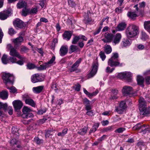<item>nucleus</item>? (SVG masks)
<instances>
[{
    "mask_svg": "<svg viewBox=\"0 0 150 150\" xmlns=\"http://www.w3.org/2000/svg\"><path fill=\"white\" fill-rule=\"evenodd\" d=\"M32 82L34 83L41 82L44 79V76L42 74H36L33 75L31 77Z\"/></svg>",
    "mask_w": 150,
    "mask_h": 150,
    "instance_id": "obj_5",
    "label": "nucleus"
},
{
    "mask_svg": "<svg viewBox=\"0 0 150 150\" xmlns=\"http://www.w3.org/2000/svg\"><path fill=\"white\" fill-rule=\"evenodd\" d=\"M8 107V105L6 103H4L0 102V110L3 109L4 111H6Z\"/></svg>",
    "mask_w": 150,
    "mask_h": 150,
    "instance_id": "obj_34",
    "label": "nucleus"
},
{
    "mask_svg": "<svg viewBox=\"0 0 150 150\" xmlns=\"http://www.w3.org/2000/svg\"><path fill=\"white\" fill-rule=\"evenodd\" d=\"M149 38V36L144 32H142L141 39L143 40H145Z\"/></svg>",
    "mask_w": 150,
    "mask_h": 150,
    "instance_id": "obj_36",
    "label": "nucleus"
},
{
    "mask_svg": "<svg viewBox=\"0 0 150 150\" xmlns=\"http://www.w3.org/2000/svg\"><path fill=\"white\" fill-rule=\"evenodd\" d=\"M99 55L100 56V58L103 61H104L106 57V56L105 55L104 52L102 51H101L100 52L99 54Z\"/></svg>",
    "mask_w": 150,
    "mask_h": 150,
    "instance_id": "obj_49",
    "label": "nucleus"
},
{
    "mask_svg": "<svg viewBox=\"0 0 150 150\" xmlns=\"http://www.w3.org/2000/svg\"><path fill=\"white\" fill-rule=\"evenodd\" d=\"M29 50L25 46H22L21 47L20 52H22L25 53Z\"/></svg>",
    "mask_w": 150,
    "mask_h": 150,
    "instance_id": "obj_44",
    "label": "nucleus"
},
{
    "mask_svg": "<svg viewBox=\"0 0 150 150\" xmlns=\"http://www.w3.org/2000/svg\"><path fill=\"white\" fill-rule=\"evenodd\" d=\"M82 61V59L81 58H79L75 62L71 67V68L69 69V71L70 72H72L75 71L77 70V68L79 67L80 63Z\"/></svg>",
    "mask_w": 150,
    "mask_h": 150,
    "instance_id": "obj_9",
    "label": "nucleus"
},
{
    "mask_svg": "<svg viewBox=\"0 0 150 150\" xmlns=\"http://www.w3.org/2000/svg\"><path fill=\"white\" fill-rule=\"evenodd\" d=\"M13 24L15 27L22 28L24 26V24L22 21L18 18L16 19L13 22Z\"/></svg>",
    "mask_w": 150,
    "mask_h": 150,
    "instance_id": "obj_12",
    "label": "nucleus"
},
{
    "mask_svg": "<svg viewBox=\"0 0 150 150\" xmlns=\"http://www.w3.org/2000/svg\"><path fill=\"white\" fill-rule=\"evenodd\" d=\"M68 47L67 45H63L61 47L60 49V55L63 56L65 55L68 52Z\"/></svg>",
    "mask_w": 150,
    "mask_h": 150,
    "instance_id": "obj_15",
    "label": "nucleus"
},
{
    "mask_svg": "<svg viewBox=\"0 0 150 150\" xmlns=\"http://www.w3.org/2000/svg\"><path fill=\"white\" fill-rule=\"evenodd\" d=\"M111 92L112 93V95H117L118 92V90L117 89H112L111 90Z\"/></svg>",
    "mask_w": 150,
    "mask_h": 150,
    "instance_id": "obj_62",
    "label": "nucleus"
},
{
    "mask_svg": "<svg viewBox=\"0 0 150 150\" xmlns=\"http://www.w3.org/2000/svg\"><path fill=\"white\" fill-rule=\"evenodd\" d=\"M78 47L75 45H71L69 47V53L70 54H71L73 52H74L78 50Z\"/></svg>",
    "mask_w": 150,
    "mask_h": 150,
    "instance_id": "obj_30",
    "label": "nucleus"
},
{
    "mask_svg": "<svg viewBox=\"0 0 150 150\" xmlns=\"http://www.w3.org/2000/svg\"><path fill=\"white\" fill-rule=\"evenodd\" d=\"M144 26V28L150 33V21H145Z\"/></svg>",
    "mask_w": 150,
    "mask_h": 150,
    "instance_id": "obj_28",
    "label": "nucleus"
},
{
    "mask_svg": "<svg viewBox=\"0 0 150 150\" xmlns=\"http://www.w3.org/2000/svg\"><path fill=\"white\" fill-rule=\"evenodd\" d=\"M134 8H135V11H136L137 12V14L138 13L139 14H141L142 13V11H141L139 9L137 4L135 5L134 6Z\"/></svg>",
    "mask_w": 150,
    "mask_h": 150,
    "instance_id": "obj_53",
    "label": "nucleus"
},
{
    "mask_svg": "<svg viewBox=\"0 0 150 150\" xmlns=\"http://www.w3.org/2000/svg\"><path fill=\"white\" fill-rule=\"evenodd\" d=\"M139 108L141 115L145 116L150 114V107H147L146 103L143 98H140L139 100Z\"/></svg>",
    "mask_w": 150,
    "mask_h": 150,
    "instance_id": "obj_1",
    "label": "nucleus"
},
{
    "mask_svg": "<svg viewBox=\"0 0 150 150\" xmlns=\"http://www.w3.org/2000/svg\"><path fill=\"white\" fill-rule=\"evenodd\" d=\"M7 56L4 54L1 58L2 61L4 64H6L8 63V60L7 59Z\"/></svg>",
    "mask_w": 150,
    "mask_h": 150,
    "instance_id": "obj_37",
    "label": "nucleus"
},
{
    "mask_svg": "<svg viewBox=\"0 0 150 150\" xmlns=\"http://www.w3.org/2000/svg\"><path fill=\"white\" fill-rule=\"evenodd\" d=\"M43 88L44 86H43L34 87L33 88V91L35 93H39L42 91Z\"/></svg>",
    "mask_w": 150,
    "mask_h": 150,
    "instance_id": "obj_21",
    "label": "nucleus"
},
{
    "mask_svg": "<svg viewBox=\"0 0 150 150\" xmlns=\"http://www.w3.org/2000/svg\"><path fill=\"white\" fill-rule=\"evenodd\" d=\"M146 83L147 85L150 84V76L146 77L145 78Z\"/></svg>",
    "mask_w": 150,
    "mask_h": 150,
    "instance_id": "obj_60",
    "label": "nucleus"
},
{
    "mask_svg": "<svg viewBox=\"0 0 150 150\" xmlns=\"http://www.w3.org/2000/svg\"><path fill=\"white\" fill-rule=\"evenodd\" d=\"M16 33V32L13 28H9L8 33L10 35H12Z\"/></svg>",
    "mask_w": 150,
    "mask_h": 150,
    "instance_id": "obj_56",
    "label": "nucleus"
},
{
    "mask_svg": "<svg viewBox=\"0 0 150 150\" xmlns=\"http://www.w3.org/2000/svg\"><path fill=\"white\" fill-rule=\"evenodd\" d=\"M105 52L106 54L110 53L112 51V49L110 45H105L104 47Z\"/></svg>",
    "mask_w": 150,
    "mask_h": 150,
    "instance_id": "obj_26",
    "label": "nucleus"
},
{
    "mask_svg": "<svg viewBox=\"0 0 150 150\" xmlns=\"http://www.w3.org/2000/svg\"><path fill=\"white\" fill-rule=\"evenodd\" d=\"M115 69L114 68H112L111 69H110V67H107L106 69V72L107 73H112L113 71Z\"/></svg>",
    "mask_w": 150,
    "mask_h": 150,
    "instance_id": "obj_59",
    "label": "nucleus"
},
{
    "mask_svg": "<svg viewBox=\"0 0 150 150\" xmlns=\"http://www.w3.org/2000/svg\"><path fill=\"white\" fill-rule=\"evenodd\" d=\"M131 42V40H129L128 39H124L122 41L121 44L122 47H126L130 45Z\"/></svg>",
    "mask_w": 150,
    "mask_h": 150,
    "instance_id": "obj_24",
    "label": "nucleus"
},
{
    "mask_svg": "<svg viewBox=\"0 0 150 150\" xmlns=\"http://www.w3.org/2000/svg\"><path fill=\"white\" fill-rule=\"evenodd\" d=\"M4 82L7 85L8 83L12 85L14 81V76L12 74L9 73H4L2 77Z\"/></svg>",
    "mask_w": 150,
    "mask_h": 150,
    "instance_id": "obj_3",
    "label": "nucleus"
},
{
    "mask_svg": "<svg viewBox=\"0 0 150 150\" xmlns=\"http://www.w3.org/2000/svg\"><path fill=\"white\" fill-rule=\"evenodd\" d=\"M16 57L15 56L9 57L8 59V61H9V62L11 63H16L17 59Z\"/></svg>",
    "mask_w": 150,
    "mask_h": 150,
    "instance_id": "obj_39",
    "label": "nucleus"
},
{
    "mask_svg": "<svg viewBox=\"0 0 150 150\" xmlns=\"http://www.w3.org/2000/svg\"><path fill=\"white\" fill-rule=\"evenodd\" d=\"M8 96V93L6 91H3L0 92V98L3 100L7 99Z\"/></svg>",
    "mask_w": 150,
    "mask_h": 150,
    "instance_id": "obj_23",
    "label": "nucleus"
},
{
    "mask_svg": "<svg viewBox=\"0 0 150 150\" xmlns=\"http://www.w3.org/2000/svg\"><path fill=\"white\" fill-rule=\"evenodd\" d=\"M127 15L129 18L132 20H135L136 17L139 16L137 15V12L136 11H128Z\"/></svg>",
    "mask_w": 150,
    "mask_h": 150,
    "instance_id": "obj_16",
    "label": "nucleus"
},
{
    "mask_svg": "<svg viewBox=\"0 0 150 150\" xmlns=\"http://www.w3.org/2000/svg\"><path fill=\"white\" fill-rule=\"evenodd\" d=\"M83 104H84L85 105V106H86V105L90 104L91 101L86 98H85L83 100Z\"/></svg>",
    "mask_w": 150,
    "mask_h": 150,
    "instance_id": "obj_47",
    "label": "nucleus"
},
{
    "mask_svg": "<svg viewBox=\"0 0 150 150\" xmlns=\"http://www.w3.org/2000/svg\"><path fill=\"white\" fill-rule=\"evenodd\" d=\"M97 71V66L96 64H94L90 72L88 74V77L89 78L93 77L96 74Z\"/></svg>",
    "mask_w": 150,
    "mask_h": 150,
    "instance_id": "obj_14",
    "label": "nucleus"
},
{
    "mask_svg": "<svg viewBox=\"0 0 150 150\" xmlns=\"http://www.w3.org/2000/svg\"><path fill=\"white\" fill-rule=\"evenodd\" d=\"M125 130V129L123 127H120L115 131V133H122Z\"/></svg>",
    "mask_w": 150,
    "mask_h": 150,
    "instance_id": "obj_45",
    "label": "nucleus"
},
{
    "mask_svg": "<svg viewBox=\"0 0 150 150\" xmlns=\"http://www.w3.org/2000/svg\"><path fill=\"white\" fill-rule=\"evenodd\" d=\"M79 40H80V38H79V35L78 36H75L73 39L72 43L73 44H76Z\"/></svg>",
    "mask_w": 150,
    "mask_h": 150,
    "instance_id": "obj_52",
    "label": "nucleus"
},
{
    "mask_svg": "<svg viewBox=\"0 0 150 150\" xmlns=\"http://www.w3.org/2000/svg\"><path fill=\"white\" fill-rule=\"evenodd\" d=\"M19 142L16 139H12L10 141V143L11 146H13L15 144H19Z\"/></svg>",
    "mask_w": 150,
    "mask_h": 150,
    "instance_id": "obj_46",
    "label": "nucleus"
},
{
    "mask_svg": "<svg viewBox=\"0 0 150 150\" xmlns=\"http://www.w3.org/2000/svg\"><path fill=\"white\" fill-rule=\"evenodd\" d=\"M127 26V24L125 22H122L119 23L117 27L118 31H121L124 30Z\"/></svg>",
    "mask_w": 150,
    "mask_h": 150,
    "instance_id": "obj_20",
    "label": "nucleus"
},
{
    "mask_svg": "<svg viewBox=\"0 0 150 150\" xmlns=\"http://www.w3.org/2000/svg\"><path fill=\"white\" fill-rule=\"evenodd\" d=\"M141 128V125L140 123H138L132 128L133 130H138Z\"/></svg>",
    "mask_w": 150,
    "mask_h": 150,
    "instance_id": "obj_51",
    "label": "nucleus"
},
{
    "mask_svg": "<svg viewBox=\"0 0 150 150\" xmlns=\"http://www.w3.org/2000/svg\"><path fill=\"white\" fill-rule=\"evenodd\" d=\"M50 66V65H48L46 63L44 65H40L38 68V69L39 70H43L46 69L48 67Z\"/></svg>",
    "mask_w": 150,
    "mask_h": 150,
    "instance_id": "obj_38",
    "label": "nucleus"
},
{
    "mask_svg": "<svg viewBox=\"0 0 150 150\" xmlns=\"http://www.w3.org/2000/svg\"><path fill=\"white\" fill-rule=\"evenodd\" d=\"M74 0H68V2L69 5L71 6H74L75 5Z\"/></svg>",
    "mask_w": 150,
    "mask_h": 150,
    "instance_id": "obj_61",
    "label": "nucleus"
},
{
    "mask_svg": "<svg viewBox=\"0 0 150 150\" xmlns=\"http://www.w3.org/2000/svg\"><path fill=\"white\" fill-rule=\"evenodd\" d=\"M23 41V37L21 36H20L15 39L13 41V42L16 45L18 46L20 45L21 43Z\"/></svg>",
    "mask_w": 150,
    "mask_h": 150,
    "instance_id": "obj_22",
    "label": "nucleus"
},
{
    "mask_svg": "<svg viewBox=\"0 0 150 150\" xmlns=\"http://www.w3.org/2000/svg\"><path fill=\"white\" fill-rule=\"evenodd\" d=\"M12 14V11L11 9L0 12V19L3 20L6 19Z\"/></svg>",
    "mask_w": 150,
    "mask_h": 150,
    "instance_id": "obj_6",
    "label": "nucleus"
},
{
    "mask_svg": "<svg viewBox=\"0 0 150 150\" xmlns=\"http://www.w3.org/2000/svg\"><path fill=\"white\" fill-rule=\"evenodd\" d=\"M29 13V10L26 8L23 9L22 11V15L24 16H26L28 13Z\"/></svg>",
    "mask_w": 150,
    "mask_h": 150,
    "instance_id": "obj_41",
    "label": "nucleus"
},
{
    "mask_svg": "<svg viewBox=\"0 0 150 150\" xmlns=\"http://www.w3.org/2000/svg\"><path fill=\"white\" fill-rule=\"evenodd\" d=\"M121 38L122 36L120 33H117L115 36L113 41V42L115 44L118 43L120 42Z\"/></svg>",
    "mask_w": 150,
    "mask_h": 150,
    "instance_id": "obj_19",
    "label": "nucleus"
},
{
    "mask_svg": "<svg viewBox=\"0 0 150 150\" xmlns=\"http://www.w3.org/2000/svg\"><path fill=\"white\" fill-rule=\"evenodd\" d=\"M64 38L67 39V40H69L71 36V34L69 31L65 32L63 34Z\"/></svg>",
    "mask_w": 150,
    "mask_h": 150,
    "instance_id": "obj_29",
    "label": "nucleus"
},
{
    "mask_svg": "<svg viewBox=\"0 0 150 150\" xmlns=\"http://www.w3.org/2000/svg\"><path fill=\"white\" fill-rule=\"evenodd\" d=\"M54 130L52 129L47 130L45 134V137L46 138L49 137L50 136L52 135L54 133Z\"/></svg>",
    "mask_w": 150,
    "mask_h": 150,
    "instance_id": "obj_33",
    "label": "nucleus"
},
{
    "mask_svg": "<svg viewBox=\"0 0 150 150\" xmlns=\"http://www.w3.org/2000/svg\"><path fill=\"white\" fill-rule=\"evenodd\" d=\"M7 109L8 110V112L10 115H11L13 114V109H12V107H9L7 108Z\"/></svg>",
    "mask_w": 150,
    "mask_h": 150,
    "instance_id": "obj_63",
    "label": "nucleus"
},
{
    "mask_svg": "<svg viewBox=\"0 0 150 150\" xmlns=\"http://www.w3.org/2000/svg\"><path fill=\"white\" fill-rule=\"evenodd\" d=\"M27 5L26 3L23 0H20L17 4V8L21 9L23 8H25Z\"/></svg>",
    "mask_w": 150,
    "mask_h": 150,
    "instance_id": "obj_18",
    "label": "nucleus"
},
{
    "mask_svg": "<svg viewBox=\"0 0 150 150\" xmlns=\"http://www.w3.org/2000/svg\"><path fill=\"white\" fill-rule=\"evenodd\" d=\"M125 72L120 73L117 75V77L120 79H125Z\"/></svg>",
    "mask_w": 150,
    "mask_h": 150,
    "instance_id": "obj_43",
    "label": "nucleus"
},
{
    "mask_svg": "<svg viewBox=\"0 0 150 150\" xmlns=\"http://www.w3.org/2000/svg\"><path fill=\"white\" fill-rule=\"evenodd\" d=\"M125 108H123L121 107L120 106L118 108H117L115 110L119 114H122L124 112V110Z\"/></svg>",
    "mask_w": 150,
    "mask_h": 150,
    "instance_id": "obj_42",
    "label": "nucleus"
},
{
    "mask_svg": "<svg viewBox=\"0 0 150 150\" xmlns=\"http://www.w3.org/2000/svg\"><path fill=\"white\" fill-rule=\"evenodd\" d=\"M115 60L109 59L108 62V65L111 67L122 66V64H120L118 61H115Z\"/></svg>",
    "mask_w": 150,
    "mask_h": 150,
    "instance_id": "obj_13",
    "label": "nucleus"
},
{
    "mask_svg": "<svg viewBox=\"0 0 150 150\" xmlns=\"http://www.w3.org/2000/svg\"><path fill=\"white\" fill-rule=\"evenodd\" d=\"M38 11V8L36 7L32 8L29 10L30 14H36Z\"/></svg>",
    "mask_w": 150,
    "mask_h": 150,
    "instance_id": "obj_48",
    "label": "nucleus"
},
{
    "mask_svg": "<svg viewBox=\"0 0 150 150\" xmlns=\"http://www.w3.org/2000/svg\"><path fill=\"white\" fill-rule=\"evenodd\" d=\"M125 34L128 38L134 37L139 34L138 28L135 25H130L126 29Z\"/></svg>",
    "mask_w": 150,
    "mask_h": 150,
    "instance_id": "obj_2",
    "label": "nucleus"
},
{
    "mask_svg": "<svg viewBox=\"0 0 150 150\" xmlns=\"http://www.w3.org/2000/svg\"><path fill=\"white\" fill-rule=\"evenodd\" d=\"M132 90V88L129 86H124L122 90V92L123 93L126 95L127 94H129L131 93Z\"/></svg>",
    "mask_w": 150,
    "mask_h": 150,
    "instance_id": "obj_17",
    "label": "nucleus"
},
{
    "mask_svg": "<svg viewBox=\"0 0 150 150\" xmlns=\"http://www.w3.org/2000/svg\"><path fill=\"white\" fill-rule=\"evenodd\" d=\"M31 110L28 107H24L22 109L23 113L22 117L23 118H28L32 117L33 115L32 113L30 112Z\"/></svg>",
    "mask_w": 150,
    "mask_h": 150,
    "instance_id": "obj_4",
    "label": "nucleus"
},
{
    "mask_svg": "<svg viewBox=\"0 0 150 150\" xmlns=\"http://www.w3.org/2000/svg\"><path fill=\"white\" fill-rule=\"evenodd\" d=\"M125 79H129L132 76V74L130 72H125Z\"/></svg>",
    "mask_w": 150,
    "mask_h": 150,
    "instance_id": "obj_54",
    "label": "nucleus"
},
{
    "mask_svg": "<svg viewBox=\"0 0 150 150\" xmlns=\"http://www.w3.org/2000/svg\"><path fill=\"white\" fill-rule=\"evenodd\" d=\"M12 103L16 110L21 109L23 105L22 102L20 100H14Z\"/></svg>",
    "mask_w": 150,
    "mask_h": 150,
    "instance_id": "obj_11",
    "label": "nucleus"
},
{
    "mask_svg": "<svg viewBox=\"0 0 150 150\" xmlns=\"http://www.w3.org/2000/svg\"><path fill=\"white\" fill-rule=\"evenodd\" d=\"M137 81L138 85L143 87L144 79V78L141 76H138L137 77Z\"/></svg>",
    "mask_w": 150,
    "mask_h": 150,
    "instance_id": "obj_25",
    "label": "nucleus"
},
{
    "mask_svg": "<svg viewBox=\"0 0 150 150\" xmlns=\"http://www.w3.org/2000/svg\"><path fill=\"white\" fill-rule=\"evenodd\" d=\"M6 87L7 89L10 90V93H17V89L15 87L12 86L10 88L7 85H6Z\"/></svg>",
    "mask_w": 150,
    "mask_h": 150,
    "instance_id": "obj_32",
    "label": "nucleus"
},
{
    "mask_svg": "<svg viewBox=\"0 0 150 150\" xmlns=\"http://www.w3.org/2000/svg\"><path fill=\"white\" fill-rule=\"evenodd\" d=\"M23 98L26 104H28L33 107H35V103L33 99L29 97L28 95L24 94L23 96Z\"/></svg>",
    "mask_w": 150,
    "mask_h": 150,
    "instance_id": "obj_7",
    "label": "nucleus"
},
{
    "mask_svg": "<svg viewBox=\"0 0 150 150\" xmlns=\"http://www.w3.org/2000/svg\"><path fill=\"white\" fill-rule=\"evenodd\" d=\"M34 141L38 144H40L43 142L42 139H40L38 137H35L34 138Z\"/></svg>",
    "mask_w": 150,
    "mask_h": 150,
    "instance_id": "obj_35",
    "label": "nucleus"
},
{
    "mask_svg": "<svg viewBox=\"0 0 150 150\" xmlns=\"http://www.w3.org/2000/svg\"><path fill=\"white\" fill-rule=\"evenodd\" d=\"M87 130V128L86 127H84L83 128L80 129L77 132V133L80 135H83L86 133Z\"/></svg>",
    "mask_w": 150,
    "mask_h": 150,
    "instance_id": "obj_31",
    "label": "nucleus"
},
{
    "mask_svg": "<svg viewBox=\"0 0 150 150\" xmlns=\"http://www.w3.org/2000/svg\"><path fill=\"white\" fill-rule=\"evenodd\" d=\"M55 56H53L52 57V58L50 59V60L47 63V64L48 65H50L53 63L54 61H55Z\"/></svg>",
    "mask_w": 150,
    "mask_h": 150,
    "instance_id": "obj_57",
    "label": "nucleus"
},
{
    "mask_svg": "<svg viewBox=\"0 0 150 150\" xmlns=\"http://www.w3.org/2000/svg\"><path fill=\"white\" fill-rule=\"evenodd\" d=\"M9 54L11 56L17 57L20 59H23V57L20 55L19 53L14 48H12L10 49Z\"/></svg>",
    "mask_w": 150,
    "mask_h": 150,
    "instance_id": "obj_10",
    "label": "nucleus"
},
{
    "mask_svg": "<svg viewBox=\"0 0 150 150\" xmlns=\"http://www.w3.org/2000/svg\"><path fill=\"white\" fill-rule=\"evenodd\" d=\"M104 38L102 39L101 40L105 43H110L112 41L114 35L111 33H106L104 34Z\"/></svg>",
    "mask_w": 150,
    "mask_h": 150,
    "instance_id": "obj_8",
    "label": "nucleus"
},
{
    "mask_svg": "<svg viewBox=\"0 0 150 150\" xmlns=\"http://www.w3.org/2000/svg\"><path fill=\"white\" fill-rule=\"evenodd\" d=\"M106 135H103L102 136L99 138L98 139V142H101L104 139H105V138H106Z\"/></svg>",
    "mask_w": 150,
    "mask_h": 150,
    "instance_id": "obj_64",
    "label": "nucleus"
},
{
    "mask_svg": "<svg viewBox=\"0 0 150 150\" xmlns=\"http://www.w3.org/2000/svg\"><path fill=\"white\" fill-rule=\"evenodd\" d=\"M120 106L121 107L123 108H126V102L125 101H122L120 105Z\"/></svg>",
    "mask_w": 150,
    "mask_h": 150,
    "instance_id": "obj_58",
    "label": "nucleus"
},
{
    "mask_svg": "<svg viewBox=\"0 0 150 150\" xmlns=\"http://www.w3.org/2000/svg\"><path fill=\"white\" fill-rule=\"evenodd\" d=\"M118 54L117 53H112V56L110 59L115 60L118 58Z\"/></svg>",
    "mask_w": 150,
    "mask_h": 150,
    "instance_id": "obj_50",
    "label": "nucleus"
},
{
    "mask_svg": "<svg viewBox=\"0 0 150 150\" xmlns=\"http://www.w3.org/2000/svg\"><path fill=\"white\" fill-rule=\"evenodd\" d=\"M12 133L13 134H15V135L18 136L19 132H18V130L17 129L14 127H12Z\"/></svg>",
    "mask_w": 150,
    "mask_h": 150,
    "instance_id": "obj_40",
    "label": "nucleus"
},
{
    "mask_svg": "<svg viewBox=\"0 0 150 150\" xmlns=\"http://www.w3.org/2000/svg\"><path fill=\"white\" fill-rule=\"evenodd\" d=\"M27 67L29 69H33L35 68V66L34 64L32 63H28L27 65Z\"/></svg>",
    "mask_w": 150,
    "mask_h": 150,
    "instance_id": "obj_55",
    "label": "nucleus"
},
{
    "mask_svg": "<svg viewBox=\"0 0 150 150\" xmlns=\"http://www.w3.org/2000/svg\"><path fill=\"white\" fill-rule=\"evenodd\" d=\"M99 125V123H95L91 129L89 131V134H91L92 133L95 132L98 127Z\"/></svg>",
    "mask_w": 150,
    "mask_h": 150,
    "instance_id": "obj_27",
    "label": "nucleus"
}]
</instances>
